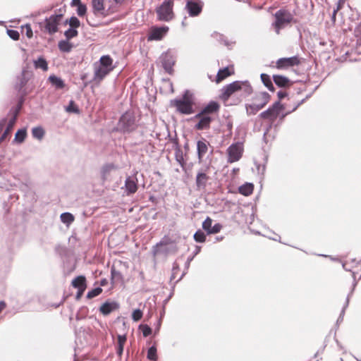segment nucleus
<instances>
[{"label":"nucleus","mask_w":361,"mask_h":361,"mask_svg":"<svg viewBox=\"0 0 361 361\" xmlns=\"http://www.w3.org/2000/svg\"><path fill=\"white\" fill-rule=\"evenodd\" d=\"M203 2L201 0H188L185 8L190 16H198L202 10Z\"/></svg>","instance_id":"f3484780"},{"label":"nucleus","mask_w":361,"mask_h":361,"mask_svg":"<svg viewBox=\"0 0 361 361\" xmlns=\"http://www.w3.org/2000/svg\"><path fill=\"white\" fill-rule=\"evenodd\" d=\"M169 27L164 25L161 27L152 26L149 28L147 35V41H160L168 33Z\"/></svg>","instance_id":"f8f14e48"},{"label":"nucleus","mask_w":361,"mask_h":361,"mask_svg":"<svg viewBox=\"0 0 361 361\" xmlns=\"http://www.w3.org/2000/svg\"><path fill=\"white\" fill-rule=\"evenodd\" d=\"M275 20L272 25L275 32L279 35L281 29L291 23H296L293 14L288 9L283 8L278 10L274 15Z\"/></svg>","instance_id":"20e7f679"},{"label":"nucleus","mask_w":361,"mask_h":361,"mask_svg":"<svg viewBox=\"0 0 361 361\" xmlns=\"http://www.w3.org/2000/svg\"><path fill=\"white\" fill-rule=\"evenodd\" d=\"M118 169V165L114 163H106L100 169L101 179L103 182L108 180L111 173Z\"/></svg>","instance_id":"6ab92c4d"},{"label":"nucleus","mask_w":361,"mask_h":361,"mask_svg":"<svg viewBox=\"0 0 361 361\" xmlns=\"http://www.w3.org/2000/svg\"><path fill=\"white\" fill-rule=\"evenodd\" d=\"M22 30L23 32H25V35L27 37V38H32L33 33L30 24H26L24 26H22Z\"/></svg>","instance_id":"6e6d98bb"},{"label":"nucleus","mask_w":361,"mask_h":361,"mask_svg":"<svg viewBox=\"0 0 361 361\" xmlns=\"http://www.w3.org/2000/svg\"><path fill=\"white\" fill-rule=\"evenodd\" d=\"M243 151L240 143L236 142L231 144L227 149L228 162L233 163L238 161L242 157Z\"/></svg>","instance_id":"2eb2a0df"},{"label":"nucleus","mask_w":361,"mask_h":361,"mask_svg":"<svg viewBox=\"0 0 361 361\" xmlns=\"http://www.w3.org/2000/svg\"><path fill=\"white\" fill-rule=\"evenodd\" d=\"M125 188L127 195L134 194L137 190V179L135 177L128 176L125 180Z\"/></svg>","instance_id":"5701e85b"},{"label":"nucleus","mask_w":361,"mask_h":361,"mask_svg":"<svg viewBox=\"0 0 361 361\" xmlns=\"http://www.w3.org/2000/svg\"><path fill=\"white\" fill-rule=\"evenodd\" d=\"M111 283H113L115 281H120L123 279V274L119 271L116 270L114 267H112L111 269Z\"/></svg>","instance_id":"79ce46f5"},{"label":"nucleus","mask_w":361,"mask_h":361,"mask_svg":"<svg viewBox=\"0 0 361 361\" xmlns=\"http://www.w3.org/2000/svg\"><path fill=\"white\" fill-rule=\"evenodd\" d=\"M193 238L197 243H204L206 241V235L202 230L198 229L194 233Z\"/></svg>","instance_id":"37998d69"},{"label":"nucleus","mask_w":361,"mask_h":361,"mask_svg":"<svg viewBox=\"0 0 361 361\" xmlns=\"http://www.w3.org/2000/svg\"><path fill=\"white\" fill-rule=\"evenodd\" d=\"M66 23H68L71 27L75 29L78 28L80 25V20L75 16L71 17Z\"/></svg>","instance_id":"8fccbe9b"},{"label":"nucleus","mask_w":361,"mask_h":361,"mask_svg":"<svg viewBox=\"0 0 361 361\" xmlns=\"http://www.w3.org/2000/svg\"><path fill=\"white\" fill-rule=\"evenodd\" d=\"M176 245V243L171 238H170L168 235H165L159 242H158L155 245L152 247V252L154 256H156L159 254V247L163 246L168 245Z\"/></svg>","instance_id":"aec40b11"},{"label":"nucleus","mask_w":361,"mask_h":361,"mask_svg":"<svg viewBox=\"0 0 361 361\" xmlns=\"http://www.w3.org/2000/svg\"><path fill=\"white\" fill-rule=\"evenodd\" d=\"M180 270V267L178 263L174 262L172 267V273L170 277V281H173L176 279L177 274Z\"/></svg>","instance_id":"864d4df0"},{"label":"nucleus","mask_w":361,"mask_h":361,"mask_svg":"<svg viewBox=\"0 0 361 361\" xmlns=\"http://www.w3.org/2000/svg\"><path fill=\"white\" fill-rule=\"evenodd\" d=\"M18 115L19 114H13V117L9 119V121L7 120V123L6 124V128L0 137V143L2 142L6 139L7 135L12 130V129L16 122Z\"/></svg>","instance_id":"393cba45"},{"label":"nucleus","mask_w":361,"mask_h":361,"mask_svg":"<svg viewBox=\"0 0 361 361\" xmlns=\"http://www.w3.org/2000/svg\"><path fill=\"white\" fill-rule=\"evenodd\" d=\"M120 307L119 303L116 301H105L99 307V312L104 316L109 315Z\"/></svg>","instance_id":"a211bd4d"},{"label":"nucleus","mask_w":361,"mask_h":361,"mask_svg":"<svg viewBox=\"0 0 361 361\" xmlns=\"http://www.w3.org/2000/svg\"><path fill=\"white\" fill-rule=\"evenodd\" d=\"M209 115V114H195L194 117L191 118L190 119L191 121H197L194 128L199 130L209 129L213 120Z\"/></svg>","instance_id":"ddd939ff"},{"label":"nucleus","mask_w":361,"mask_h":361,"mask_svg":"<svg viewBox=\"0 0 361 361\" xmlns=\"http://www.w3.org/2000/svg\"><path fill=\"white\" fill-rule=\"evenodd\" d=\"M142 312L140 309H136L133 312L132 319L135 322L140 320L142 317Z\"/></svg>","instance_id":"5fc2aeb1"},{"label":"nucleus","mask_w":361,"mask_h":361,"mask_svg":"<svg viewBox=\"0 0 361 361\" xmlns=\"http://www.w3.org/2000/svg\"><path fill=\"white\" fill-rule=\"evenodd\" d=\"M254 190V185L252 183H245L238 188V192L245 196L251 195Z\"/></svg>","instance_id":"2f4dec72"},{"label":"nucleus","mask_w":361,"mask_h":361,"mask_svg":"<svg viewBox=\"0 0 361 361\" xmlns=\"http://www.w3.org/2000/svg\"><path fill=\"white\" fill-rule=\"evenodd\" d=\"M234 73V68L233 66L219 69L216 76V82H221L228 76L233 75Z\"/></svg>","instance_id":"4be33fe9"},{"label":"nucleus","mask_w":361,"mask_h":361,"mask_svg":"<svg viewBox=\"0 0 361 361\" xmlns=\"http://www.w3.org/2000/svg\"><path fill=\"white\" fill-rule=\"evenodd\" d=\"M346 0H338L337 2L336 7L335 8L336 10H341L344 6Z\"/></svg>","instance_id":"e2e57ef3"},{"label":"nucleus","mask_w":361,"mask_h":361,"mask_svg":"<svg viewBox=\"0 0 361 361\" xmlns=\"http://www.w3.org/2000/svg\"><path fill=\"white\" fill-rule=\"evenodd\" d=\"M6 123H7V118H4L0 120V132H1L3 130V129L6 126Z\"/></svg>","instance_id":"69168bd1"},{"label":"nucleus","mask_w":361,"mask_h":361,"mask_svg":"<svg viewBox=\"0 0 361 361\" xmlns=\"http://www.w3.org/2000/svg\"><path fill=\"white\" fill-rule=\"evenodd\" d=\"M242 85L243 83L240 81H234L228 85L224 86L221 89L219 99L224 102V105L230 106L236 104L239 102L238 99H236V102L232 103L230 102V99L236 92L241 90Z\"/></svg>","instance_id":"423d86ee"},{"label":"nucleus","mask_w":361,"mask_h":361,"mask_svg":"<svg viewBox=\"0 0 361 361\" xmlns=\"http://www.w3.org/2000/svg\"><path fill=\"white\" fill-rule=\"evenodd\" d=\"M287 115L288 114H259V117L262 120V123L265 122L268 123L266 125V129L263 134V141L265 143H267V135L269 129L271 128L272 123L278 118V116H281L279 120L282 121L284 118V117Z\"/></svg>","instance_id":"dca6fc26"},{"label":"nucleus","mask_w":361,"mask_h":361,"mask_svg":"<svg viewBox=\"0 0 361 361\" xmlns=\"http://www.w3.org/2000/svg\"><path fill=\"white\" fill-rule=\"evenodd\" d=\"M222 228V225L220 223H216L214 226H212V228H211L210 233L211 234H216L220 232Z\"/></svg>","instance_id":"052dcab7"},{"label":"nucleus","mask_w":361,"mask_h":361,"mask_svg":"<svg viewBox=\"0 0 361 361\" xmlns=\"http://www.w3.org/2000/svg\"><path fill=\"white\" fill-rule=\"evenodd\" d=\"M177 250L178 249L176 245L163 246L161 247H159V254L161 253L165 255H167L170 253H176Z\"/></svg>","instance_id":"a19ab883"},{"label":"nucleus","mask_w":361,"mask_h":361,"mask_svg":"<svg viewBox=\"0 0 361 361\" xmlns=\"http://www.w3.org/2000/svg\"><path fill=\"white\" fill-rule=\"evenodd\" d=\"M357 284V281L356 279H354L353 281V283H352V288H351V290L350 291V293L348 294H350V297L353 295V292H354V290L356 287Z\"/></svg>","instance_id":"338daca9"},{"label":"nucleus","mask_w":361,"mask_h":361,"mask_svg":"<svg viewBox=\"0 0 361 361\" xmlns=\"http://www.w3.org/2000/svg\"><path fill=\"white\" fill-rule=\"evenodd\" d=\"M301 63L298 56L284 57L279 59L276 62L272 61L269 66L278 70H288L290 68L298 66Z\"/></svg>","instance_id":"9d476101"},{"label":"nucleus","mask_w":361,"mask_h":361,"mask_svg":"<svg viewBox=\"0 0 361 361\" xmlns=\"http://www.w3.org/2000/svg\"><path fill=\"white\" fill-rule=\"evenodd\" d=\"M268 157L267 156L264 157V163L261 164L257 162H255L258 173L264 174L266 170V163L267 162Z\"/></svg>","instance_id":"3c124183"},{"label":"nucleus","mask_w":361,"mask_h":361,"mask_svg":"<svg viewBox=\"0 0 361 361\" xmlns=\"http://www.w3.org/2000/svg\"><path fill=\"white\" fill-rule=\"evenodd\" d=\"M126 336L124 335H118V345L116 347V354L121 357L123 352V346L126 341Z\"/></svg>","instance_id":"c9c22d12"},{"label":"nucleus","mask_w":361,"mask_h":361,"mask_svg":"<svg viewBox=\"0 0 361 361\" xmlns=\"http://www.w3.org/2000/svg\"><path fill=\"white\" fill-rule=\"evenodd\" d=\"M61 221L67 226H70L74 221V216L70 212H63L60 215Z\"/></svg>","instance_id":"4c0bfd02"},{"label":"nucleus","mask_w":361,"mask_h":361,"mask_svg":"<svg viewBox=\"0 0 361 361\" xmlns=\"http://www.w3.org/2000/svg\"><path fill=\"white\" fill-rule=\"evenodd\" d=\"M273 80L274 83L280 87H286L291 85L290 80L287 77L281 75H273Z\"/></svg>","instance_id":"cd10ccee"},{"label":"nucleus","mask_w":361,"mask_h":361,"mask_svg":"<svg viewBox=\"0 0 361 361\" xmlns=\"http://www.w3.org/2000/svg\"><path fill=\"white\" fill-rule=\"evenodd\" d=\"M34 67L36 69H42L43 71H47L48 70V63L46 59L42 57L39 56L37 60H35L33 61Z\"/></svg>","instance_id":"72a5a7b5"},{"label":"nucleus","mask_w":361,"mask_h":361,"mask_svg":"<svg viewBox=\"0 0 361 361\" xmlns=\"http://www.w3.org/2000/svg\"><path fill=\"white\" fill-rule=\"evenodd\" d=\"M87 12V7L85 4H82L78 6L77 13L79 16H83Z\"/></svg>","instance_id":"13d9d810"},{"label":"nucleus","mask_w":361,"mask_h":361,"mask_svg":"<svg viewBox=\"0 0 361 361\" xmlns=\"http://www.w3.org/2000/svg\"><path fill=\"white\" fill-rule=\"evenodd\" d=\"M78 35V32L77 29L70 27L67 30L65 31L64 35L67 40H70L71 39L77 37Z\"/></svg>","instance_id":"de8ad7c7"},{"label":"nucleus","mask_w":361,"mask_h":361,"mask_svg":"<svg viewBox=\"0 0 361 361\" xmlns=\"http://www.w3.org/2000/svg\"><path fill=\"white\" fill-rule=\"evenodd\" d=\"M85 290H83V288H79L78 289V291L76 293V295H75V299L77 300H78L79 299H80V298L82 297V295H83L84 292H85Z\"/></svg>","instance_id":"0e129e2a"},{"label":"nucleus","mask_w":361,"mask_h":361,"mask_svg":"<svg viewBox=\"0 0 361 361\" xmlns=\"http://www.w3.org/2000/svg\"><path fill=\"white\" fill-rule=\"evenodd\" d=\"M92 6L94 14L103 18L117 11V6L111 0H92Z\"/></svg>","instance_id":"39448f33"},{"label":"nucleus","mask_w":361,"mask_h":361,"mask_svg":"<svg viewBox=\"0 0 361 361\" xmlns=\"http://www.w3.org/2000/svg\"><path fill=\"white\" fill-rule=\"evenodd\" d=\"M62 18V14H54L47 18L44 22L39 23L42 31L50 35L55 34L59 30Z\"/></svg>","instance_id":"1a4fd4ad"},{"label":"nucleus","mask_w":361,"mask_h":361,"mask_svg":"<svg viewBox=\"0 0 361 361\" xmlns=\"http://www.w3.org/2000/svg\"><path fill=\"white\" fill-rule=\"evenodd\" d=\"M18 82L16 83L15 89L20 93V96L13 113H19L25 101V97L31 94L35 88L34 80H29L24 72L18 77Z\"/></svg>","instance_id":"7ed1b4c3"},{"label":"nucleus","mask_w":361,"mask_h":361,"mask_svg":"<svg viewBox=\"0 0 361 361\" xmlns=\"http://www.w3.org/2000/svg\"><path fill=\"white\" fill-rule=\"evenodd\" d=\"M277 95H278L279 100H281V99H283L287 96V93L285 91L281 90V91L278 92Z\"/></svg>","instance_id":"774afa93"},{"label":"nucleus","mask_w":361,"mask_h":361,"mask_svg":"<svg viewBox=\"0 0 361 361\" xmlns=\"http://www.w3.org/2000/svg\"><path fill=\"white\" fill-rule=\"evenodd\" d=\"M354 36L356 38V49L361 53V22L355 27Z\"/></svg>","instance_id":"473e14b6"},{"label":"nucleus","mask_w":361,"mask_h":361,"mask_svg":"<svg viewBox=\"0 0 361 361\" xmlns=\"http://www.w3.org/2000/svg\"><path fill=\"white\" fill-rule=\"evenodd\" d=\"M168 137H169V140L173 144V148L175 149V159L180 164L183 170H185V161L184 159L183 152L180 148L179 145L178 139L175 135V137H171L170 133L168 134Z\"/></svg>","instance_id":"4468645a"},{"label":"nucleus","mask_w":361,"mask_h":361,"mask_svg":"<svg viewBox=\"0 0 361 361\" xmlns=\"http://www.w3.org/2000/svg\"><path fill=\"white\" fill-rule=\"evenodd\" d=\"M209 142L204 138L197 142V154L201 161L208 150Z\"/></svg>","instance_id":"b1692460"},{"label":"nucleus","mask_w":361,"mask_h":361,"mask_svg":"<svg viewBox=\"0 0 361 361\" xmlns=\"http://www.w3.org/2000/svg\"><path fill=\"white\" fill-rule=\"evenodd\" d=\"M8 35L13 40H18L20 34L18 30H7Z\"/></svg>","instance_id":"4d7b16f0"},{"label":"nucleus","mask_w":361,"mask_h":361,"mask_svg":"<svg viewBox=\"0 0 361 361\" xmlns=\"http://www.w3.org/2000/svg\"><path fill=\"white\" fill-rule=\"evenodd\" d=\"M49 81L57 90H61L65 87L64 81L59 77L54 75H51L49 78Z\"/></svg>","instance_id":"c756f323"},{"label":"nucleus","mask_w":361,"mask_h":361,"mask_svg":"<svg viewBox=\"0 0 361 361\" xmlns=\"http://www.w3.org/2000/svg\"><path fill=\"white\" fill-rule=\"evenodd\" d=\"M209 180V177L205 172L203 171H198L195 178L196 189L198 190H204Z\"/></svg>","instance_id":"412c9836"},{"label":"nucleus","mask_w":361,"mask_h":361,"mask_svg":"<svg viewBox=\"0 0 361 361\" xmlns=\"http://www.w3.org/2000/svg\"><path fill=\"white\" fill-rule=\"evenodd\" d=\"M219 110V104L217 102L210 101L208 104L202 105L199 113H216Z\"/></svg>","instance_id":"a878e982"},{"label":"nucleus","mask_w":361,"mask_h":361,"mask_svg":"<svg viewBox=\"0 0 361 361\" xmlns=\"http://www.w3.org/2000/svg\"><path fill=\"white\" fill-rule=\"evenodd\" d=\"M137 120L135 114H121L116 126V130L129 133L137 128Z\"/></svg>","instance_id":"6e6552de"},{"label":"nucleus","mask_w":361,"mask_h":361,"mask_svg":"<svg viewBox=\"0 0 361 361\" xmlns=\"http://www.w3.org/2000/svg\"><path fill=\"white\" fill-rule=\"evenodd\" d=\"M59 49L62 52L68 53L73 48V44L68 40H61L58 44Z\"/></svg>","instance_id":"58836bf2"},{"label":"nucleus","mask_w":361,"mask_h":361,"mask_svg":"<svg viewBox=\"0 0 361 361\" xmlns=\"http://www.w3.org/2000/svg\"><path fill=\"white\" fill-rule=\"evenodd\" d=\"M260 78L264 86H266L269 91L274 92L275 88L270 76L266 73H262Z\"/></svg>","instance_id":"f704fd0d"},{"label":"nucleus","mask_w":361,"mask_h":361,"mask_svg":"<svg viewBox=\"0 0 361 361\" xmlns=\"http://www.w3.org/2000/svg\"><path fill=\"white\" fill-rule=\"evenodd\" d=\"M45 135V131L42 126H36L32 129V135L34 138L41 140Z\"/></svg>","instance_id":"e433bc0d"},{"label":"nucleus","mask_w":361,"mask_h":361,"mask_svg":"<svg viewBox=\"0 0 361 361\" xmlns=\"http://www.w3.org/2000/svg\"><path fill=\"white\" fill-rule=\"evenodd\" d=\"M27 137V130L25 128L18 129L15 133V137L13 140V143L21 144Z\"/></svg>","instance_id":"7c9ffc66"},{"label":"nucleus","mask_w":361,"mask_h":361,"mask_svg":"<svg viewBox=\"0 0 361 361\" xmlns=\"http://www.w3.org/2000/svg\"><path fill=\"white\" fill-rule=\"evenodd\" d=\"M349 300H350V294H348V295L346 297L345 302V303L343 306V308L340 312L339 317H344L345 310L347 309V307H348V305H349Z\"/></svg>","instance_id":"bf43d9fd"},{"label":"nucleus","mask_w":361,"mask_h":361,"mask_svg":"<svg viewBox=\"0 0 361 361\" xmlns=\"http://www.w3.org/2000/svg\"><path fill=\"white\" fill-rule=\"evenodd\" d=\"M71 285L75 288L79 289V288H83V290H85L87 288V281L86 278L83 275H80L76 276L71 282Z\"/></svg>","instance_id":"c85d7f7f"},{"label":"nucleus","mask_w":361,"mask_h":361,"mask_svg":"<svg viewBox=\"0 0 361 361\" xmlns=\"http://www.w3.org/2000/svg\"><path fill=\"white\" fill-rule=\"evenodd\" d=\"M65 109L68 112L78 113V109L73 100L70 101L69 104L66 106Z\"/></svg>","instance_id":"603ef678"},{"label":"nucleus","mask_w":361,"mask_h":361,"mask_svg":"<svg viewBox=\"0 0 361 361\" xmlns=\"http://www.w3.org/2000/svg\"><path fill=\"white\" fill-rule=\"evenodd\" d=\"M87 310H87V307H82V308L80 310V311L76 314V316H75L76 319H77V320H80V319H82L85 318V316H81V315H80V312L85 311V313H87Z\"/></svg>","instance_id":"680f3d73"},{"label":"nucleus","mask_w":361,"mask_h":361,"mask_svg":"<svg viewBox=\"0 0 361 361\" xmlns=\"http://www.w3.org/2000/svg\"><path fill=\"white\" fill-rule=\"evenodd\" d=\"M161 64L166 72H167L169 74L173 73V66L174 65V61L171 56L165 55L162 56Z\"/></svg>","instance_id":"bb28decb"},{"label":"nucleus","mask_w":361,"mask_h":361,"mask_svg":"<svg viewBox=\"0 0 361 361\" xmlns=\"http://www.w3.org/2000/svg\"><path fill=\"white\" fill-rule=\"evenodd\" d=\"M213 220L209 217L207 216L204 221L202 222V229L207 233V235H210L211 228H212Z\"/></svg>","instance_id":"c03bdc74"},{"label":"nucleus","mask_w":361,"mask_h":361,"mask_svg":"<svg viewBox=\"0 0 361 361\" xmlns=\"http://www.w3.org/2000/svg\"><path fill=\"white\" fill-rule=\"evenodd\" d=\"M269 100V94L267 92H261L256 95L250 104H247V110L250 109L252 111H258L268 103Z\"/></svg>","instance_id":"9b49d317"},{"label":"nucleus","mask_w":361,"mask_h":361,"mask_svg":"<svg viewBox=\"0 0 361 361\" xmlns=\"http://www.w3.org/2000/svg\"><path fill=\"white\" fill-rule=\"evenodd\" d=\"M113 59L109 55L102 56L93 64L94 75L92 82L99 84L114 69Z\"/></svg>","instance_id":"f03ea898"},{"label":"nucleus","mask_w":361,"mask_h":361,"mask_svg":"<svg viewBox=\"0 0 361 361\" xmlns=\"http://www.w3.org/2000/svg\"><path fill=\"white\" fill-rule=\"evenodd\" d=\"M139 328L141 329L144 337H147L152 334V328L147 324H140Z\"/></svg>","instance_id":"09e8293b"},{"label":"nucleus","mask_w":361,"mask_h":361,"mask_svg":"<svg viewBox=\"0 0 361 361\" xmlns=\"http://www.w3.org/2000/svg\"><path fill=\"white\" fill-rule=\"evenodd\" d=\"M282 110H283V105L281 104L280 101H277L262 113H280Z\"/></svg>","instance_id":"ea45409f"},{"label":"nucleus","mask_w":361,"mask_h":361,"mask_svg":"<svg viewBox=\"0 0 361 361\" xmlns=\"http://www.w3.org/2000/svg\"><path fill=\"white\" fill-rule=\"evenodd\" d=\"M170 106L175 107L178 113H193L197 110L194 94L186 90L181 97L171 99Z\"/></svg>","instance_id":"f257e3e1"},{"label":"nucleus","mask_w":361,"mask_h":361,"mask_svg":"<svg viewBox=\"0 0 361 361\" xmlns=\"http://www.w3.org/2000/svg\"><path fill=\"white\" fill-rule=\"evenodd\" d=\"M157 350L155 345H152L149 348L147 354V358L152 361H157Z\"/></svg>","instance_id":"a18cd8bd"},{"label":"nucleus","mask_w":361,"mask_h":361,"mask_svg":"<svg viewBox=\"0 0 361 361\" xmlns=\"http://www.w3.org/2000/svg\"><path fill=\"white\" fill-rule=\"evenodd\" d=\"M102 292V288L99 286H97L90 290H89L87 293L86 298L87 299H92L98 296Z\"/></svg>","instance_id":"49530a36"},{"label":"nucleus","mask_w":361,"mask_h":361,"mask_svg":"<svg viewBox=\"0 0 361 361\" xmlns=\"http://www.w3.org/2000/svg\"><path fill=\"white\" fill-rule=\"evenodd\" d=\"M173 0H164L156 8L157 18L159 21L169 22L174 18Z\"/></svg>","instance_id":"0eeeda50"}]
</instances>
